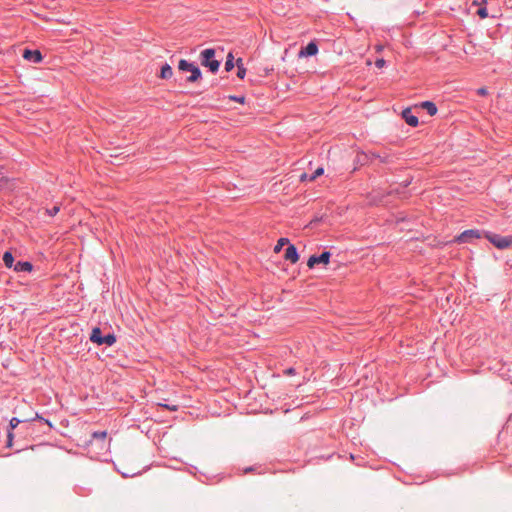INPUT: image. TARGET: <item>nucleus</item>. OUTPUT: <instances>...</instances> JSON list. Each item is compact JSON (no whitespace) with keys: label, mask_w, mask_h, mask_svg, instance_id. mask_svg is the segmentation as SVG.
Instances as JSON below:
<instances>
[{"label":"nucleus","mask_w":512,"mask_h":512,"mask_svg":"<svg viewBox=\"0 0 512 512\" xmlns=\"http://www.w3.org/2000/svg\"><path fill=\"white\" fill-rule=\"evenodd\" d=\"M201 65L207 67L211 73H216L219 70L221 62L215 59V49L206 48L200 53Z\"/></svg>","instance_id":"f257e3e1"},{"label":"nucleus","mask_w":512,"mask_h":512,"mask_svg":"<svg viewBox=\"0 0 512 512\" xmlns=\"http://www.w3.org/2000/svg\"><path fill=\"white\" fill-rule=\"evenodd\" d=\"M178 69L182 72H190V76L187 77V82L194 83L202 78V72L200 68L192 62L186 59H181L178 62Z\"/></svg>","instance_id":"f03ea898"},{"label":"nucleus","mask_w":512,"mask_h":512,"mask_svg":"<svg viewBox=\"0 0 512 512\" xmlns=\"http://www.w3.org/2000/svg\"><path fill=\"white\" fill-rule=\"evenodd\" d=\"M484 237L496 248L506 249L512 245V235L502 236L500 234L486 231L483 232Z\"/></svg>","instance_id":"7ed1b4c3"},{"label":"nucleus","mask_w":512,"mask_h":512,"mask_svg":"<svg viewBox=\"0 0 512 512\" xmlns=\"http://www.w3.org/2000/svg\"><path fill=\"white\" fill-rule=\"evenodd\" d=\"M483 232L485 231L479 229H467L456 236L454 241L460 244L474 243L475 240L484 237Z\"/></svg>","instance_id":"20e7f679"},{"label":"nucleus","mask_w":512,"mask_h":512,"mask_svg":"<svg viewBox=\"0 0 512 512\" xmlns=\"http://www.w3.org/2000/svg\"><path fill=\"white\" fill-rule=\"evenodd\" d=\"M22 57L26 61H29L34 64L41 63L43 60V55H42L41 51L38 49H35V50L25 49L23 51Z\"/></svg>","instance_id":"39448f33"},{"label":"nucleus","mask_w":512,"mask_h":512,"mask_svg":"<svg viewBox=\"0 0 512 512\" xmlns=\"http://www.w3.org/2000/svg\"><path fill=\"white\" fill-rule=\"evenodd\" d=\"M401 116L409 126L417 127L419 125V119L412 113V109L410 107L404 108L402 110Z\"/></svg>","instance_id":"423d86ee"},{"label":"nucleus","mask_w":512,"mask_h":512,"mask_svg":"<svg viewBox=\"0 0 512 512\" xmlns=\"http://www.w3.org/2000/svg\"><path fill=\"white\" fill-rule=\"evenodd\" d=\"M318 53V45L315 40L309 42L306 46L302 47L298 53L299 57L314 56Z\"/></svg>","instance_id":"0eeeda50"},{"label":"nucleus","mask_w":512,"mask_h":512,"mask_svg":"<svg viewBox=\"0 0 512 512\" xmlns=\"http://www.w3.org/2000/svg\"><path fill=\"white\" fill-rule=\"evenodd\" d=\"M371 159V153L367 154L363 151H357L353 158V170H356L358 166H363Z\"/></svg>","instance_id":"6e6552de"},{"label":"nucleus","mask_w":512,"mask_h":512,"mask_svg":"<svg viewBox=\"0 0 512 512\" xmlns=\"http://www.w3.org/2000/svg\"><path fill=\"white\" fill-rule=\"evenodd\" d=\"M284 259L286 261L291 262L292 264L296 263L299 260L298 250L295 245L289 243V245L285 249Z\"/></svg>","instance_id":"1a4fd4ad"},{"label":"nucleus","mask_w":512,"mask_h":512,"mask_svg":"<svg viewBox=\"0 0 512 512\" xmlns=\"http://www.w3.org/2000/svg\"><path fill=\"white\" fill-rule=\"evenodd\" d=\"M90 341L97 344L98 346L103 345L104 335L100 327H94L91 331Z\"/></svg>","instance_id":"9d476101"},{"label":"nucleus","mask_w":512,"mask_h":512,"mask_svg":"<svg viewBox=\"0 0 512 512\" xmlns=\"http://www.w3.org/2000/svg\"><path fill=\"white\" fill-rule=\"evenodd\" d=\"M419 107L426 110L429 116H434L438 112V108L433 101L425 100L419 104Z\"/></svg>","instance_id":"9b49d317"},{"label":"nucleus","mask_w":512,"mask_h":512,"mask_svg":"<svg viewBox=\"0 0 512 512\" xmlns=\"http://www.w3.org/2000/svg\"><path fill=\"white\" fill-rule=\"evenodd\" d=\"M15 272H31L33 270V264L29 261H18L13 267Z\"/></svg>","instance_id":"f8f14e48"},{"label":"nucleus","mask_w":512,"mask_h":512,"mask_svg":"<svg viewBox=\"0 0 512 512\" xmlns=\"http://www.w3.org/2000/svg\"><path fill=\"white\" fill-rule=\"evenodd\" d=\"M172 75H173L172 67L167 63L162 65L159 77L162 79H170L172 77Z\"/></svg>","instance_id":"ddd939ff"},{"label":"nucleus","mask_w":512,"mask_h":512,"mask_svg":"<svg viewBox=\"0 0 512 512\" xmlns=\"http://www.w3.org/2000/svg\"><path fill=\"white\" fill-rule=\"evenodd\" d=\"M2 259L7 268L14 267V256L10 251L4 252Z\"/></svg>","instance_id":"4468645a"},{"label":"nucleus","mask_w":512,"mask_h":512,"mask_svg":"<svg viewBox=\"0 0 512 512\" xmlns=\"http://www.w3.org/2000/svg\"><path fill=\"white\" fill-rule=\"evenodd\" d=\"M236 66H237V77L240 79H244V77L246 75V68L243 66L241 58L237 59Z\"/></svg>","instance_id":"2eb2a0df"},{"label":"nucleus","mask_w":512,"mask_h":512,"mask_svg":"<svg viewBox=\"0 0 512 512\" xmlns=\"http://www.w3.org/2000/svg\"><path fill=\"white\" fill-rule=\"evenodd\" d=\"M236 65V63H234V56L233 54L230 52L227 57H226V61H225V65H224V68L227 72H230L234 66Z\"/></svg>","instance_id":"dca6fc26"},{"label":"nucleus","mask_w":512,"mask_h":512,"mask_svg":"<svg viewBox=\"0 0 512 512\" xmlns=\"http://www.w3.org/2000/svg\"><path fill=\"white\" fill-rule=\"evenodd\" d=\"M290 241L288 238L286 237H282L280 238L278 241H277V244L274 246V252L275 253H279L282 248L285 246V245H289Z\"/></svg>","instance_id":"f3484780"},{"label":"nucleus","mask_w":512,"mask_h":512,"mask_svg":"<svg viewBox=\"0 0 512 512\" xmlns=\"http://www.w3.org/2000/svg\"><path fill=\"white\" fill-rule=\"evenodd\" d=\"M116 336L114 333H108L104 335L103 345L112 346L116 343Z\"/></svg>","instance_id":"a211bd4d"},{"label":"nucleus","mask_w":512,"mask_h":512,"mask_svg":"<svg viewBox=\"0 0 512 512\" xmlns=\"http://www.w3.org/2000/svg\"><path fill=\"white\" fill-rule=\"evenodd\" d=\"M34 420L43 422V423L47 424L49 426V428H53L52 422L49 419L44 418L43 416H41L38 413H36L35 417H33V418L25 419V421H34Z\"/></svg>","instance_id":"6ab92c4d"},{"label":"nucleus","mask_w":512,"mask_h":512,"mask_svg":"<svg viewBox=\"0 0 512 512\" xmlns=\"http://www.w3.org/2000/svg\"><path fill=\"white\" fill-rule=\"evenodd\" d=\"M331 262V252L323 250L322 251V269L326 268L328 264Z\"/></svg>","instance_id":"aec40b11"},{"label":"nucleus","mask_w":512,"mask_h":512,"mask_svg":"<svg viewBox=\"0 0 512 512\" xmlns=\"http://www.w3.org/2000/svg\"><path fill=\"white\" fill-rule=\"evenodd\" d=\"M22 422H26V421L25 420H21V419H19L17 417L11 418L10 421H9L8 430L9 431H13Z\"/></svg>","instance_id":"412c9836"},{"label":"nucleus","mask_w":512,"mask_h":512,"mask_svg":"<svg viewBox=\"0 0 512 512\" xmlns=\"http://www.w3.org/2000/svg\"><path fill=\"white\" fill-rule=\"evenodd\" d=\"M316 264H320V254L312 255L307 262L310 268L314 267Z\"/></svg>","instance_id":"4be33fe9"},{"label":"nucleus","mask_w":512,"mask_h":512,"mask_svg":"<svg viewBox=\"0 0 512 512\" xmlns=\"http://www.w3.org/2000/svg\"><path fill=\"white\" fill-rule=\"evenodd\" d=\"M8 182V178L5 174V169L3 166H0V188L5 187Z\"/></svg>","instance_id":"5701e85b"},{"label":"nucleus","mask_w":512,"mask_h":512,"mask_svg":"<svg viewBox=\"0 0 512 512\" xmlns=\"http://www.w3.org/2000/svg\"><path fill=\"white\" fill-rule=\"evenodd\" d=\"M476 14L481 19L487 18L488 17V10H487L486 6L479 7V9L477 10Z\"/></svg>","instance_id":"b1692460"},{"label":"nucleus","mask_w":512,"mask_h":512,"mask_svg":"<svg viewBox=\"0 0 512 512\" xmlns=\"http://www.w3.org/2000/svg\"><path fill=\"white\" fill-rule=\"evenodd\" d=\"M388 158L389 157L387 155L381 156V155H379L377 153H374V152L371 153V159H379L380 162H382V163H387L388 162Z\"/></svg>","instance_id":"393cba45"},{"label":"nucleus","mask_w":512,"mask_h":512,"mask_svg":"<svg viewBox=\"0 0 512 512\" xmlns=\"http://www.w3.org/2000/svg\"><path fill=\"white\" fill-rule=\"evenodd\" d=\"M106 436H107V432L106 431H96V432H94L92 434V437L94 439H101V440H103V439L106 438Z\"/></svg>","instance_id":"a878e982"},{"label":"nucleus","mask_w":512,"mask_h":512,"mask_svg":"<svg viewBox=\"0 0 512 512\" xmlns=\"http://www.w3.org/2000/svg\"><path fill=\"white\" fill-rule=\"evenodd\" d=\"M14 433L13 431L7 430V442L6 446L11 447L13 445Z\"/></svg>","instance_id":"bb28decb"},{"label":"nucleus","mask_w":512,"mask_h":512,"mask_svg":"<svg viewBox=\"0 0 512 512\" xmlns=\"http://www.w3.org/2000/svg\"><path fill=\"white\" fill-rule=\"evenodd\" d=\"M229 99L238 103L243 104L245 102L244 96H238V95H231L229 96Z\"/></svg>","instance_id":"cd10ccee"},{"label":"nucleus","mask_w":512,"mask_h":512,"mask_svg":"<svg viewBox=\"0 0 512 512\" xmlns=\"http://www.w3.org/2000/svg\"><path fill=\"white\" fill-rule=\"evenodd\" d=\"M158 406L168 409L170 411H177V409H178L177 405H170V404H166V403H159Z\"/></svg>","instance_id":"c85d7f7f"},{"label":"nucleus","mask_w":512,"mask_h":512,"mask_svg":"<svg viewBox=\"0 0 512 512\" xmlns=\"http://www.w3.org/2000/svg\"><path fill=\"white\" fill-rule=\"evenodd\" d=\"M60 208L58 206H53L50 209H47L46 212L49 216H55L59 212Z\"/></svg>","instance_id":"c756f323"},{"label":"nucleus","mask_w":512,"mask_h":512,"mask_svg":"<svg viewBox=\"0 0 512 512\" xmlns=\"http://www.w3.org/2000/svg\"><path fill=\"white\" fill-rule=\"evenodd\" d=\"M412 181H413V177L405 179L404 181H402L400 183L401 188L404 189V188L408 187L412 183Z\"/></svg>","instance_id":"7c9ffc66"},{"label":"nucleus","mask_w":512,"mask_h":512,"mask_svg":"<svg viewBox=\"0 0 512 512\" xmlns=\"http://www.w3.org/2000/svg\"><path fill=\"white\" fill-rule=\"evenodd\" d=\"M487 4V0H473L472 6H485Z\"/></svg>","instance_id":"2f4dec72"},{"label":"nucleus","mask_w":512,"mask_h":512,"mask_svg":"<svg viewBox=\"0 0 512 512\" xmlns=\"http://www.w3.org/2000/svg\"><path fill=\"white\" fill-rule=\"evenodd\" d=\"M386 64V61L383 58H379L375 61V65L377 68H382Z\"/></svg>","instance_id":"473e14b6"},{"label":"nucleus","mask_w":512,"mask_h":512,"mask_svg":"<svg viewBox=\"0 0 512 512\" xmlns=\"http://www.w3.org/2000/svg\"><path fill=\"white\" fill-rule=\"evenodd\" d=\"M477 94L481 96H486L488 94V90L486 87H481L477 90Z\"/></svg>","instance_id":"72a5a7b5"},{"label":"nucleus","mask_w":512,"mask_h":512,"mask_svg":"<svg viewBox=\"0 0 512 512\" xmlns=\"http://www.w3.org/2000/svg\"><path fill=\"white\" fill-rule=\"evenodd\" d=\"M318 177H320V167H317V168L314 170V172H313V173H312V175H311V179L313 180V179H316V178H318Z\"/></svg>","instance_id":"f704fd0d"},{"label":"nucleus","mask_w":512,"mask_h":512,"mask_svg":"<svg viewBox=\"0 0 512 512\" xmlns=\"http://www.w3.org/2000/svg\"><path fill=\"white\" fill-rule=\"evenodd\" d=\"M286 374H294L295 370L294 368H288L285 370Z\"/></svg>","instance_id":"c9c22d12"},{"label":"nucleus","mask_w":512,"mask_h":512,"mask_svg":"<svg viewBox=\"0 0 512 512\" xmlns=\"http://www.w3.org/2000/svg\"><path fill=\"white\" fill-rule=\"evenodd\" d=\"M251 471H253V467H247V468H245L244 473H248Z\"/></svg>","instance_id":"e433bc0d"},{"label":"nucleus","mask_w":512,"mask_h":512,"mask_svg":"<svg viewBox=\"0 0 512 512\" xmlns=\"http://www.w3.org/2000/svg\"><path fill=\"white\" fill-rule=\"evenodd\" d=\"M324 409H328V407L327 406H325V407L322 406L321 410H324Z\"/></svg>","instance_id":"4c0bfd02"},{"label":"nucleus","mask_w":512,"mask_h":512,"mask_svg":"<svg viewBox=\"0 0 512 512\" xmlns=\"http://www.w3.org/2000/svg\"><path fill=\"white\" fill-rule=\"evenodd\" d=\"M511 383H512V381H511Z\"/></svg>","instance_id":"58836bf2"}]
</instances>
